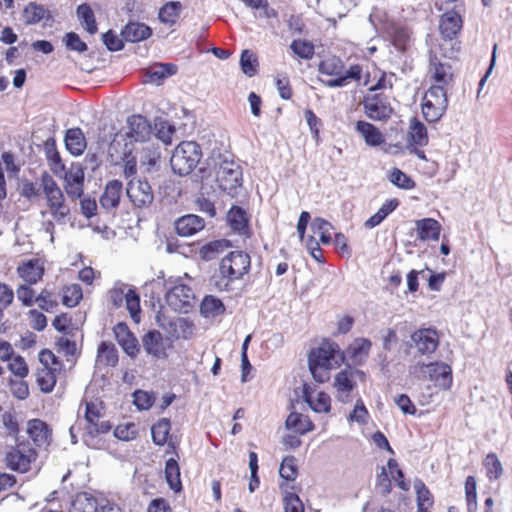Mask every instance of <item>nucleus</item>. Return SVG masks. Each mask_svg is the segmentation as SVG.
<instances>
[{"label": "nucleus", "mask_w": 512, "mask_h": 512, "mask_svg": "<svg viewBox=\"0 0 512 512\" xmlns=\"http://www.w3.org/2000/svg\"><path fill=\"white\" fill-rule=\"evenodd\" d=\"M344 359V354L339 345L331 340L324 339L319 346L312 348L308 354L309 371L317 383H326L330 380V371L340 367Z\"/></svg>", "instance_id": "1"}, {"label": "nucleus", "mask_w": 512, "mask_h": 512, "mask_svg": "<svg viewBox=\"0 0 512 512\" xmlns=\"http://www.w3.org/2000/svg\"><path fill=\"white\" fill-rule=\"evenodd\" d=\"M251 268L250 255L244 251H231L223 257L219 264V274L210 279V284L219 292L232 289V283L243 278Z\"/></svg>", "instance_id": "2"}, {"label": "nucleus", "mask_w": 512, "mask_h": 512, "mask_svg": "<svg viewBox=\"0 0 512 512\" xmlns=\"http://www.w3.org/2000/svg\"><path fill=\"white\" fill-rule=\"evenodd\" d=\"M318 72L327 77L320 79L324 86L339 88L348 85L351 81L360 82L363 76V67L360 64H353L346 69L342 59L332 55L319 62Z\"/></svg>", "instance_id": "3"}, {"label": "nucleus", "mask_w": 512, "mask_h": 512, "mask_svg": "<svg viewBox=\"0 0 512 512\" xmlns=\"http://www.w3.org/2000/svg\"><path fill=\"white\" fill-rule=\"evenodd\" d=\"M39 362L41 366L35 373L36 384L42 393L49 394L54 390L58 376L63 371V363L49 349L40 351Z\"/></svg>", "instance_id": "4"}, {"label": "nucleus", "mask_w": 512, "mask_h": 512, "mask_svg": "<svg viewBox=\"0 0 512 512\" xmlns=\"http://www.w3.org/2000/svg\"><path fill=\"white\" fill-rule=\"evenodd\" d=\"M410 374L418 380H428L444 391L449 390L453 384L451 366L441 361L417 363L411 367Z\"/></svg>", "instance_id": "5"}, {"label": "nucleus", "mask_w": 512, "mask_h": 512, "mask_svg": "<svg viewBox=\"0 0 512 512\" xmlns=\"http://www.w3.org/2000/svg\"><path fill=\"white\" fill-rule=\"evenodd\" d=\"M200 146L194 141H183L174 149L170 164L174 173L185 176L194 170L201 159Z\"/></svg>", "instance_id": "6"}, {"label": "nucleus", "mask_w": 512, "mask_h": 512, "mask_svg": "<svg viewBox=\"0 0 512 512\" xmlns=\"http://www.w3.org/2000/svg\"><path fill=\"white\" fill-rule=\"evenodd\" d=\"M41 187L46 199V206L53 219L57 222L64 221L70 209L65 203L62 190L53 177L47 172H44L41 176Z\"/></svg>", "instance_id": "7"}, {"label": "nucleus", "mask_w": 512, "mask_h": 512, "mask_svg": "<svg viewBox=\"0 0 512 512\" xmlns=\"http://www.w3.org/2000/svg\"><path fill=\"white\" fill-rule=\"evenodd\" d=\"M216 181L220 190L231 197L238 196L243 184L241 166L233 160H223L217 171Z\"/></svg>", "instance_id": "8"}, {"label": "nucleus", "mask_w": 512, "mask_h": 512, "mask_svg": "<svg viewBox=\"0 0 512 512\" xmlns=\"http://www.w3.org/2000/svg\"><path fill=\"white\" fill-rule=\"evenodd\" d=\"M38 453L29 442H19L12 446L5 454L6 466L16 472L26 473L30 470L32 462L37 459Z\"/></svg>", "instance_id": "9"}, {"label": "nucleus", "mask_w": 512, "mask_h": 512, "mask_svg": "<svg viewBox=\"0 0 512 512\" xmlns=\"http://www.w3.org/2000/svg\"><path fill=\"white\" fill-rule=\"evenodd\" d=\"M357 377L363 378L364 373L358 369L347 366L339 371L333 381V387L336 390V399L342 403L351 401V392L356 388Z\"/></svg>", "instance_id": "10"}, {"label": "nucleus", "mask_w": 512, "mask_h": 512, "mask_svg": "<svg viewBox=\"0 0 512 512\" xmlns=\"http://www.w3.org/2000/svg\"><path fill=\"white\" fill-rule=\"evenodd\" d=\"M84 418L87 422V432L91 436L106 434L112 429V424L104 420V406L102 402L85 401Z\"/></svg>", "instance_id": "11"}, {"label": "nucleus", "mask_w": 512, "mask_h": 512, "mask_svg": "<svg viewBox=\"0 0 512 512\" xmlns=\"http://www.w3.org/2000/svg\"><path fill=\"white\" fill-rule=\"evenodd\" d=\"M363 107L366 116L374 121H387L394 113L388 96L374 93L364 97Z\"/></svg>", "instance_id": "12"}, {"label": "nucleus", "mask_w": 512, "mask_h": 512, "mask_svg": "<svg viewBox=\"0 0 512 512\" xmlns=\"http://www.w3.org/2000/svg\"><path fill=\"white\" fill-rule=\"evenodd\" d=\"M192 288L185 284L173 286L166 294V303L174 311L188 313L195 304Z\"/></svg>", "instance_id": "13"}, {"label": "nucleus", "mask_w": 512, "mask_h": 512, "mask_svg": "<svg viewBox=\"0 0 512 512\" xmlns=\"http://www.w3.org/2000/svg\"><path fill=\"white\" fill-rule=\"evenodd\" d=\"M26 434L36 450H48L53 441L51 426L42 419L33 418L26 423Z\"/></svg>", "instance_id": "14"}, {"label": "nucleus", "mask_w": 512, "mask_h": 512, "mask_svg": "<svg viewBox=\"0 0 512 512\" xmlns=\"http://www.w3.org/2000/svg\"><path fill=\"white\" fill-rule=\"evenodd\" d=\"M430 86H440L446 90L453 82V71L449 63L442 62L436 54H430L428 65Z\"/></svg>", "instance_id": "15"}, {"label": "nucleus", "mask_w": 512, "mask_h": 512, "mask_svg": "<svg viewBox=\"0 0 512 512\" xmlns=\"http://www.w3.org/2000/svg\"><path fill=\"white\" fill-rule=\"evenodd\" d=\"M128 131L126 133L129 139L128 146L135 143H145L150 140L153 130L146 117L140 114H134L127 119Z\"/></svg>", "instance_id": "16"}, {"label": "nucleus", "mask_w": 512, "mask_h": 512, "mask_svg": "<svg viewBox=\"0 0 512 512\" xmlns=\"http://www.w3.org/2000/svg\"><path fill=\"white\" fill-rule=\"evenodd\" d=\"M85 170L81 163H71L64 175V189L70 198H81L84 192Z\"/></svg>", "instance_id": "17"}, {"label": "nucleus", "mask_w": 512, "mask_h": 512, "mask_svg": "<svg viewBox=\"0 0 512 512\" xmlns=\"http://www.w3.org/2000/svg\"><path fill=\"white\" fill-rule=\"evenodd\" d=\"M126 194L131 203L137 208L148 207L154 200L150 184L140 179L129 181Z\"/></svg>", "instance_id": "18"}, {"label": "nucleus", "mask_w": 512, "mask_h": 512, "mask_svg": "<svg viewBox=\"0 0 512 512\" xmlns=\"http://www.w3.org/2000/svg\"><path fill=\"white\" fill-rule=\"evenodd\" d=\"M411 340L420 355H431L439 346V334L435 328H419L411 334Z\"/></svg>", "instance_id": "19"}, {"label": "nucleus", "mask_w": 512, "mask_h": 512, "mask_svg": "<svg viewBox=\"0 0 512 512\" xmlns=\"http://www.w3.org/2000/svg\"><path fill=\"white\" fill-rule=\"evenodd\" d=\"M16 272L24 283L36 285L43 280L45 275L44 262L39 258H31L21 261Z\"/></svg>", "instance_id": "20"}, {"label": "nucleus", "mask_w": 512, "mask_h": 512, "mask_svg": "<svg viewBox=\"0 0 512 512\" xmlns=\"http://www.w3.org/2000/svg\"><path fill=\"white\" fill-rule=\"evenodd\" d=\"M462 27L463 19L455 10H449L440 17L439 32L444 39H455L462 30Z\"/></svg>", "instance_id": "21"}, {"label": "nucleus", "mask_w": 512, "mask_h": 512, "mask_svg": "<svg viewBox=\"0 0 512 512\" xmlns=\"http://www.w3.org/2000/svg\"><path fill=\"white\" fill-rule=\"evenodd\" d=\"M171 422L167 418H161L151 427V434L153 442L158 446L167 444L168 449L166 453H176V443L170 438Z\"/></svg>", "instance_id": "22"}, {"label": "nucleus", "mask_w": 512, "mask_h": 512, "mask_svg": "<svg viewBox=\"0 0 512 512\" xmlns=\"http://www.w3.org/2000/svg\"><path fill=\"white\" fill-rule=\"evenodd\" d=\"M297 459L293 455L285 456L280 464L279 475L281 482L279 483L280 490H295L294 482L298 477Z\"/></svg>", "instance_id": "23"}, {"label": "nucleus", "mask_w": 512, "mask_h": 512, "mask_svg": "<svg viewBox=\"0 0 512 512\" xmlns=\"http://www.w3.org/2000/svg\"><path fill=\"white\" fill-rule=\"evenodd\" d=\"M115 338L122 349L129 355L135 356L138 351V341L133 333L130 331L126 323H118L113 328Z\"/></svg>", "instance_id": "24"}, {"label": "nucleus", "mask_w": 512, "mask_h": 512, "mask_svg": "<svg viewBox=\"0 0 512 512\" xmlns=\"http://www.w3.org/2000/svg\"><path fill=\"white\" fill-rule=\"evenodd\" d=\"M143 347L147 354L157 358H167L166 347L162 334L158 330L148 331L142 338Z\"/></svg>", "instance_id": "25"}, {"label": "nucleus", "mask_w": 512, "mask_h": 512, "mask_svg": "<svg viewBox=\"0 0 512 512\" xmlns=\"http://www.w3.org/2000/svg\"><path fill=\"white\" fill-rule=\"evenodd\" d=\"M205 226L204 219L195 214H187L175 222V230L179 236L190 237L201 231Z\"/></svg>", "instance_id": "26"}, {"label": "nucleus", "mask_w": 512, "mask_h": 512, "mask_svg": "<svg viewBox=\"0 0 512 512\" xmlns=\"http://www.w3.org/2000/svg\"><path fill=\"white\" fill-rule=\"evenodd\" d=\"M417 237L420 241H437L442 230L441 224L434 218H423L415 222Z\"/></svg>", "instance_id": "27"}, {"label": "nucleus", "mask_w": 512, "mask_h": 512, "mask_svg": "<svg viewBox=\"0 0 512 512\" xmlns=\"http://www.w3.org/2000/svg\"><path fill=\"white\" fill-rule=\"evenodd\" d=\"M355 129L368 146L377 147L385 142L384 134L370 122L359 120L356 122Z\"/></svg>", "instance_id": "28"}, {"label": "nucleus", "mask_w": 512, "mask_h": 512, "mask_svg": "<svg viewBox=\"0 0 512 512\" xmlns=\"http://www.w3.org/2000/svg\"><path fill=\"white\" fill-rule=\"evenodd\" d=\"M123 193V185L119 180L109 181L100 197L101 206L106 209H114L118 207Z\"/></svg>", "instance_id": "29"}, {"label": "nucleus", "mask_w": 512, "mask_h": 512, "mask_svg": "<svg viewBox=\"0 0 512 512\" xmlns=\"http://www.w3.org/2000/svg\"><path fill=\"white\" fill-rule=\"evenodd\" d=\"M152 35V29L140 22H129L121 30L122 38L130 43H137L148 39Z\"/></svg>", "instance_id": "30"}, {"label": "nucleus", "mask_w": 512, "mask_h": 512, "mask_svg": "<svg viewBox=\"0 0 512 512\" xmlns=\"http://www.w3.org/2000/svg\"><path fill=\"white\" fill-rule=\"evenodd\" d=\"M227 221L233 231L241 235H249V219L241 207L232 206L227 213Z\"/></svg>", "instance_id": "31"}, {"label": "nucleus", "mask_w": 512, "mask_h": 512, "mask_svg": "<svg viewBox=\"0 0 512 512\" xmlns=\"http://www.w3.org/2000/svg\"><path fill=\"white\" fill-rule=\"evenodd\" d=\"M182 9L183 6L180 1L166 2L159 9V21L168 27H173L178 22Z\"/></svg>", "instance_id": "32"}, {"label": "nucleus", "mask_w": 512, "mask_h": 512, "mask_svg": "<svg viewBox=\"0 0 512 512\" xmlns=\"http://www.w3.org/2000/svg\"><path fill=\"white\" fill-rule=\"evenodd\" d=\"M408 142L410 145L424 147L428 144V133L426 126L416 117L410 121L408 129Z\"/></svg>", "instance_id": "33"}, {"label": "nucleus", "mask_w": 512, "mask_h": 512, "mask_svg": "<svg viewBox=\"0 0 512 512\" xmlns=\"http://www.w3.org/2000/svg\"><path fill=\"white\" fill-rule=\"evenodd\" d=\"M286 427L289 430L304 435L314 430V424L308 416L301 413L291 412L286 419Z\"/></svg>", "instance_id": "34"}, {"label": "nucleus", "mask_w": 512, "mask_h": 512, "mask_svg": "<svg viewBox=\"0 0 512 512\" xmlns=\"http://www.w3.org/2000/svg\"><path fill=\"white\" fill-rule=\"evenodd\" d=\"M304 399L316 413H329L331 410V397L324 391L318 392L314 398L308 388H304Z\"/></svg>", "instance_id": "35"}, {"label": "nucleus", "mask_w": 512, "mask_h": 512, "mask_svg": "<svg viewBox=\"0 0 512 512\" xmlns=\"http://www.w3.org/2000/svg\"><path fill=\"white\" fill-rule=\"evenodd\" d=\"M65 144L71 154L76 156L81 155L86 148V140L82 130L80 128L67 130Z\"/></svg>", "instance_id": "36"}, {"label": "nucleus", "mask_w": 512, "mask_h": 512, "mask_svg": "<svg viewBox=\"0 0 512 512\" xmlns=\"http://www.w3.org/2000/svg\"><path fill=\"white\" fill-rule=\"evenodd\" d=\"M61 302L68 308L76 307L83 298V291L79 284L64 285L60 290Z\"/></svg>", "instance_id": "37"}, {"label": "nucleus", "mask_w": 512, "mask_h": 512, "mask_svg": "<svg viewBox=\"0 0 512 512\" xmlns=\"http://www.w3.org/2000/svg\"><path fill=\"white\" fill-rule=\"evenodd\" d=\"M7 362V368L17 379H25L29 374V366L27 361L20 354L15 353V350L11 353Z\"/></svg>", "instance_id": "38"}, {"label": "nucleus", "mask_w": 512, "mask_h": 512, "mask_svg": "<svg viewBox=\"0 0 512 512\" xmlns=\"http://www.w3.org/2000/svg\"><path fill=\"white\" fill-rule=\"evenodd\" d=\"M118 351L113 343L101 342L97 350V361L105 366L115 367L118 364Z\"/></svg>", "instance_id": "39"}, {"label": "nucleus", "mask_w": 512, "mask_h": 512, "mask_svg": "<svg viewBox=\"0 0 512 512\" xmlns=\"http://www.w3.org/2000/svg\"><path fill=\"white\" fill-rule=\"evenodd\" d=\"M165 478L169 487L174 492L182 490V482L180 479V467L175 458H169L165 464Z\"/></svg>", "instance_id": "40"}, {"label": "nucleus", "mask_w": 512, "mask_h": 512, "mask_svg": "<svg viewBox=\"0 0 512 512\" xmlns=\"http://www.w3.org/2000/svg\"><path fill=\"white\" fill-rule=\"evenodd\" d=\"M372 343L366 338H357L347 348V353L354 363H359L366 358L370 352Z\"/></svg>", "instance_id": "41"}, {"label": "nucleus", "mask_w": 512, "mask_h": 512, "mask_svg": "<svg viewBox=\"0 0 512 512\" xmlns=\"http://www.w3.org/2000/svg\"><path fill=\"white\" fill-rule=\"evenodd\" d=\"M398 205L399 201L397 199L387 200L375 214L365 221L364 226L368 229L378 226Z\"/></svg>", "instance_id": "42"}, {"label": "nucleus", "mask_w": 512, "mask_h": 512, "mask_svg": "<svg viewBox=\"0 0 512 512\" xmlns=\"http://www.w3.org/2000/svg\"><path fill=\"white\" fill-rule=\"evenodd\" d=\"M483 467L486 470V476L490 481L498 480L503 474V466L494 452L488 453L483 459Z\"/></svg>", "instance_id": "43"}, {"label": "nucleus", "mask_w": 512, "mask_h": 512, "mask_svg": "<svg viewBox=\"0 0 512 512\" xmlns=\"http://www.w3.org/2000/svg\"><path fill=\"white\" fill-rule=\"evenodd\" d=\"M395 74L390 72L387 73L377 67L373 69V79L375 83L371 84L369 87V91L376 92L380 90H392L393 88V78Z\"/></svg>", "instance_id": "44"}, {"label": "nucleus", "mask_w": 512, "mask_h": 512, "mask_svg": "<svg viewBox=\"0 0 512 512\" xmlns=\"http://www.w3.org/2000/svg\"><path fill=\"white\" fill-rule=\"evenodd\" d=\"M229 247L230 242L226 239L214 240L203 245L200 249V254L204 260L210 261L215 259L220 253L224 252Z\"/></svg>", "instance_id": "45"}, {"label": "nucleus", "mask_w": 512, "mask_h": 512, "mask_svg": "<svg viewBox=\"0 0 512 512\" xmlns=\"http://www.w3.org/2000/svg\"><path fill=\"white\" fill-rule=\"evenodd\" d=\"M465 500L468 512H476L478 508L477 502V482L472 475L466 477L464 482Z\"/></svg>", "instance_id": "46"}, {"label": "nucleus", "mask_w": 512, "mask_h": 512, "mask_svg": "<svg viewBox=\"0 0 512 512\" xmlns=\"http://www.w3.org/2000/svg\"><path fill=\"white\" fill-rule=\"evenodd\" d=\"M387 468L396 486L403 492L410 490V481L405 479L404 472L399 467L396 459L390 458L387 461Z\"/></svg>", "instance_id": "47"}, {"label": "nucleus", "mask_w": 512, "mask_h": 512, "mask_svg": "<svg viewBox=\"0 0 512 512\" xmlns=\"http://www.w3.org/2000/svg\"><path fill=\"white\" fill-rule=\"evenodd\" d=\"M77 15L82 24L85 25V29L90 34H95L98 30L94 12L92 8L83 3L77 7Z\"/></svg>", "instance_id": "48"}, {"label": "nucleus", "mask_w": 512, "mask_h": 512, "mask_svg": "<svg viewBox=\"0 0 512 512\" xmlns=\"http://www.w3.org/2000/svg\"><path fill=\"white\" fill-rule=\"evenodd\" d=\"M417 508L433 509L434 497L429 488L421 480L415 483Z\"/></svg>", "instance_id": "49"}, {"label": "nucleus", "mask_w": 512, "mask_h": 512, "mask_svg": "<svg viewBox=\"0 0 512 512\" xmlns=\"http://www.w3.org/2000/svg\"><path fill=\"white\" fill-rule=\"evenodd\" d=\"M48 14L42 5L30 2L23 10V18L26 24H36L43 20Z\"/></svg>", "instance_id": "50"}, {"label": "nucleus", "mask_w": 512, "mask_h": 512, "mask_svg": "<svg viewBox=\"0 0 512 512\" xmlns=\"http://www.w3.org/2000/svg\"><path fill=\"white\" fill-rule=\"evenodd\" d=\"M201 313L205 317L217 316L225 311L223 302L214 296H205L201 306Z\"/></svg>", "instance_id": "51"}, {"label": "nucleus", "mask_w": 512, "mask_h": 512, "mask_svg": "<svg viewBox=\"0 0 512 512\" xmlns=\"http://www.w3.org/2000/svg\"><path fill=\"white\" fill-rule=\"evenodd\" d=\"M313 234L319 237L322 244H329L332 240V225L323 218H315L311 225Z\"/></svg>", "instance_id": "52"}, {"label": "nucleus", "mask_w": 512, "mask_h": 512, "mask_svg": "<svg viewBox=\"0 0 512 512\" xmlns=\"http://www.w3.org/2000/svg\"><path fill=\"white\" fill-rule=\"evenodd\" d=\"M240 66L243 73L249 77H253L258 72V59L250 50H243L240 57Z\"/></svg>", "instance_id": "53"}, {"label": "nucleus", "mask_w": 512, "mask_h": 512, "mask_svg": "<svg viewBox=\"0 0 512 512\" xmlns=\"http://www.w3.org/2000/svg\"><path fill=\"white\" fill-rule=\"evenodd\" d=\"M284 493V512H305L304 504L295 490H281Z\"/></svg>", "instance_id": "54"}, {"label": "nucleus", "mask_w": 512, "mask_h": 512, "mask_svg": "<svg viewBox=\"0 0 512 512\" xmlns=\"http://www.w3.org/2000/svg\"><path fill=\"white\" fill-rule=\"evenodd\" d=\"M155 136L164 144L169 145L175 133V128L168 121L156 119L154 123Z\"/></svg>", "instance_id": "55"}, {"label": "nucleus", "mask_w": 512, "mask_h": 512, "mask_svg": "<svg viewBox=\"0 0 512 512\" xmlns=\"http://www.w3.org/2000/svg\"><path fill=\"white\" fill-rule=\"evenodd\" d=\"M290 48L296 56L305 60L311 59L315 53L313 43L307 40H293L290 44Z\"/></svg>", "instance_id": "56"}, {"label": "nucleus", "mask_w": 512, "mask_h": 512, "mask_svg": "<svg viewBox=\"0 0 512 512\" xmlns=\"http://www.w3.org/2000/svg\"><path fill=\"white\" fill-rule=\"evenodd\" d=\"M32 286L33 285L23 283L16 288L17 299L23 307H31L34 303H37V295Z\"/></svg>", "instance_id": "57"}, {"label": "nucleus", "mask_w": 512, "mask_h": 512, "mask_svg": "<svg viewBox=\"0 0 512 512\" xmlns=\"http://www.w3.org/2000/svg\"><path fill=\"white\" fill-rule=\"evenodd\" d=\"M126 308L130 313L131 318L135 323L140 322V298L137 292L133 289H129L125 294Z\"/></svg>", "instance_id": "58"}, {"label": "nucleus", "mask_w": 512, "mask_h": 512, "mask_svg": "<svg viewBox=\"0 0 512 512\" xmlns=\"http://www.w3.org/2000/svg\"><path fill=\"white\" fill-rule=\"evenodd\" d=\"M37 304L42 311L53 312L59 305L54 293L46 288L37 295Z\"/></svg>", "instance_id": "59"}, {"label": "nucleus", "mask_w": 512, "mask_h": 512, "mask_svg": "<svg viewBox=\"0 0 512 512\" xmlns=\"http://www.w3.org/2000/svg\"><path fill=\"white\" fill-rule=\"evenodd\" d=\"M446 110L447 108H444L441 105H437L423 99L422 113L425 120L428 122H437L445 114Z\"/></svg>", "instance_id": "60"}, {"label": "nucleus", "mask_w": 512, "mask_h": 512, "mask_svg": "<svg viewBox=\"0 0 512 512\" xmlns=\"http://www.w3.org/2000/svg\"><path fill=\"white\" fill-rule=\"evenodd\" d=\"M389 180L392 184L401 189L410 190L415 187L414 180L399 168H393L390 171Z\"/></svg>", "instance_id": "61"}, {"label": "nucleus", "mask_w": 512, "mask_h": 512, "mask_svg": "<svg viewBox=\"0 0 512 512\" xmlns=\"http://www.w3.org/2000/svg\"><path fill=\"white\" fill-rule=\"evenodd\" d=\"M53 327L63 335H74V331L76 330L73 326V320L70 315L67 313H61L57 315L53 322Z\"/></svg>", "instance_id": "62"}, {"label": "nucleus", "mask_w": 512, "mask_h": 512, "mask_svg": "<svg viewBox=\"0 0 512 512\" xmlns=\"http://www.w3.org/2000/svg\"><path fill=\"white\" fill-rule=\"evenodd\" d=\"M423 99L441 105L444 108L448 107L447 90L440 86H430Z\"/></svg>", "instance_id": "63"}, {"label": "nucleus", "mask_w": 512, "mask_h": 512, "mask_svg": "<svg viewBox=\"0 0 512 512\" xmlns=\"http://www.w3.org/2000/svg\"><path fill=\"white\" fill-rule=\"evenodd\" d=\"M114 435L116 438L123 441L134 440L138 436L137 425L133 422L119 424L114 429Z\"/></svg>", "instance_id": "64"}]
</instances>
